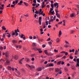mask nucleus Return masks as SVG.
Instances as JSON below:
<instances>
[{
  "label": "nucleus",
  "mask_w": 79,
  "mask_h": 79,
  "mask_svg": "<svg viewBox=\"0 0 79 79\" xmlns=\"http://www.w3.org/2000/svg\"><path fill=\"white\" fill-rule=\"evenodd\" d=\"M55 72L56 73H58L59 74H61L62 73L61 70L58 68L55 69Z\"/></svg>",
  "instance_id": "1"
},
{
  "label": "nucleus",
  "mask_w": 79,
  "mask_h": 79,
  "mask_svg": "<svg viewBox=\"0 0 79 79\" xmlns=\"http://www.w3.org/2000/svg\"><path fill=\"white\" fill-rule=\"evenodd\" d=\"M62 22L61 21L60 22H59L58 23V24H61L62 23Z\"/></svg>",
  "instance_id": "62"
},
{
  "label": "nucleus",
  "mask_w": 79,
  "mask_h": 79,
  "mask_svg": "<svg viewBox=\"0 0 79 79\" xmlns=\"http://www.w3.org/2000/svg\"><path fill=\"white\" fill-rule=\"evenodd\" d=\"M29 37L30 39H32V38H33L32 36H30Z\"/></svg>",
  "instance_id": "45"
},
{
  "label": "nucleus",
  "mask_w": 79,
  "mask_h": 79,
  "mask_svg": "<svg viewBox=\"0 0 79 79\" xmlns=\"http://www.w3.org/2000/svg\"><path fill=\"white\" fill-rule=\"evenodd\" d=\"M39 53H42V51H41V50L40 51H39Z\"/></svg>",
  "instance_id": "56"
},
{
  "label": "nucleus",
  "mask_w": 79,
  "mask_h": 79,
  "mask_svg": "<svg viewBox=\"0 0 79 79\" xmlns=\"http://www.w3.org/2000/svg\"><path fill=\"white\" fill-rule=\"evenodd\" d=\"M37 5H36L35 8H37V7H38V6H39V5H40V4H38Z\"/></svg>",
  "instance_id": "51"
},
{
  "label": "nucleus",
  "mask_w": 79,
  "mask_h": 79,
  "mask_svg": "<svg viewBox=\"0 0 79 79\" xmlns=\"http://www.w3.org/2000/svg\"><path fill=\"white\" fill-rule=\"evenodd\" d=\"M33 39H36V37L35 36H34L33 37Z\"/></svg>",
  "instance_id": "58"
},
{
  "label": "nucleus",
  "mask_w": 79,
  "mask_h": 79,
  "mask_svg": "<svg viewBox=\"0 0 79 79\" xmlns=\"http://www.w3.org/2000/svg\"><path fill=\"white\" fill-rule=\"evenodd\" d=\"M2 28L3 30H6V28H5V27L4 26H3Z\"/></svg>",
  "instance_id": "31"
},
{
  "label": "nucleus",
  "mask_w": 79,
  "mask_h": 79,
  "mask_svg": "<svg viewBox=\"0 0 79 79\" xmlns=\"http://www.w3.org/2000/svg\"><path fill=\"white\" fill-rule=\"evenodd\" d=\"M63 25L66 26V25L65 24H66V23H65V20H63Z\"/></svg>",
  "instance_id": "22"
},
{
  "label": "nucleus",
  "mask_w": 79,
  "mask_h": 79,
  "mask_svg": "<svg viewBox=\"0 0 79 79\" xmlns=\"http://www.w3.org/2000/svg\"><path fill=\"white\" fill-rule=\"evenodd\" d=\"M7 69L9 70H11V67L10 66H8L7 67Z\"/></svg>",
  "instance_id": "20"
},
{
  "label": "nucleus",
  "mask_w": 79,
  "mask_h": 79,
  "mask_svg": "<svg viewBox=\"0 0 79 79\" xmlns=\"http://www.w3.org/2000/svg\"><path fill=\"white\" fill-rule=\"evenodd\" d=\"M39 21H42V17H39Z\"/></svg>",
  "instance_id": "41"
},
{
  "label": "nucleus",
  "mask_w": 79,
  "mask_h": 79,
  "mask_svg": "<svg viewBox=\"0 0 79 79\" xmlns=\"http://www.w3.org/2000/svg\"><path fill=\"white\" fill-rule=\"evenodd\" d=\"M48 56H52L53 55V54H52V53H49L48 54Z\"/></svg>",
  "instance_id": "24"
},
{
  "label": "nucleus",
  "mask_w": 79,
  "mask_h": 79,
  "mask_svg": "<svg viewBox=\"0 0 79 79\" xmlns=\"http://www.w3.org/2000/svg\"><path fill=\"white\" fill-rule=\"evenodd\" d=\"M54 65L53 64H49V66L50 67H51V66H53Z\"/></svg>",
  "instance_id": "30"
},
{
  "label": "nucleus",
  "mask_w": 79,
  "mask_h": 79,
  "mask_svg": "<svg viewBox=\"0 0 79 79\" xmlns=\"http://www.w3.org/2000/svg\"><path fill=\"white\" fill-rule=\"evenodd\" d=\"M75 31L74 30H71V34H73L74 32Z\"/></svg>",
  "instance_id": "42"
},
{
  "label": "nucleus",
  "mask_w": 79,
  "mask_h": 79,
  "mask_svg": "<svg viewBox=\"0 0 79 79\" xmlns=\"http://www.w3.org/2000/svg\"><path fill=\"white\" fill-rule=\"evenodd\" d=\"M64 69L65 71H68V68L67 67H64Z\"/></svg>",
  "instance_id": "33"
},
{
  "label": "nucleus",
  "mask_w": 79,
  "mask_h": 79,
  "mask_svg": "<svg viewBox=\"0 0 79 79\" xmlns=\"http://www.w3.org/2000/svg\"><path fill=\"white\" fill-rule=\"evenodd\" d=\"M3 9H4V7H2V6L0 7V10H3Z\"/></svg>",
  "instance_id": "35"
},
{
  "label": "nucleus",
  "mask_w": 79,
  "mask_h": 79,
  "mask_svg": "<svg viewBox=\"0 0 79 79\" xmlns=\"http://www.w3.org/2000/svg\"><path fill=\"white\" fill-rule=\"evenodd\" d=\"M41 49L40 48H37V50L38 51H40V50H41Z\"/></svg>",
  "instance_id": "54"
},
{
  "label": "nucleus",
  "mask_w": 79,
  "mask_h": 79,
  "mask_svg": "<svg viewBox=\"0 0 79 79\" xmlns=\"http://www.w3.org/2000/svg\"><path fill=\"white\" fill-rule=\"evenodd\" d=\"M62 56H56V58H59V57H62Z\"/></svg>",
  "instance_id": "39"
},
{
  "label": "nucleus",
  "mask_w": 79,
  "mask_h": 79,
  "mask_svg": "<svg viewBox=\"0 0 79 79\" xmlns=\"http://www.w3.org/2000/svg\"><path fill=\"white\" fill-rule=\"evenodd\" d=\"M8 34H9V35H7V37H9V38H10V37H11V34L9 33Z\"/></svg>",
  "instance_id": "38"
},
{
  "label": "nucleus",
  "mask_w": 79,
  "mask_h": 79,
  "mask_svg": "<svg viewBox=\"0 0 79 79\" xmlns=\"http://www.w3.org/2000/svg\"><path fill=\"white\" fill-rule=\"evenodd\" d=\"M42 47L43 48H44L45 47V44H43L42 45Z\"/></svg>",
  "instance_id": "64"
},
{
  "label": "nucleus",
  "mask_w": 79,
  "mask_h": 79,
  "mask_svg": "<svg viewBox=\"0 0 79 79\" xmlns=\"http://www.w3.org/2000/svg\"><path fill=\"white\" fill-rule=\"evenodd\" d=\"M20 38L21 39H23L24 40H26V37H25V35L23 34H22L21 35H20Z\"/></svg>",
  "instance_id": "4"
},
{
  "label": "nucleus",
  "mask_w": 79,
  "mask_h": 79,
  "mask_svg": "<svg viewBox=\"0 0 79 79\" xmlns=\"http://www.w3.org/2000/svg\"><path fill=\"white\" fill-rule=\"evenodd\" d=\"M61 64L62 65H63V64H64V62H63V61H62L61 63Z\"/></svg>",
  "instance_id": "57"
},
{
  "label": "nucleus",
  "mask_w": 79,
  "mask_h": 79,
  "mask_svg": "<svg viewBox=\"0 0 79 79\" xmlns=\"http://www.w3.org/2000/svg\"><path fill=\"white\" fill-rule=\"evenodd\" d=\"M47 67H50V64H48L46 66V68H47Z\"/></svg>",
  "instance_id": "37"
},
{
  "label": "nucleus",
  "mask_w": 79,
  "mask_h": 79,
  "mask_svg": "<svg viewBox=\"0 0 79 79\" xmlns=\"http://www.w3.org/2000/svg\"><path fill=\"white\" fill-rule=\"evenodd\" d=\"M24 58H23L22 59L20 60L19 61V63H20V64H22V61H23V60H24Z\"/></svg>",
  "instance_id": "9"
},
{
  "label": "nucleus",
  "mask_w": 79,
  "mask_h": 79,
  "mask_svg": "<svg viewBox=\"0 0 79 79\" xmlns=\"http://www.w3.org/2000/svg\"><path fill=\"white\" fill-rule=\"evenodd\" d=\"M69 58L71 60H73V57L72 56H70Z\"/></svg>",
  "instance_id": "47"
},
{
  "label": "nucleus",
  "mask_w": 79,
  "mask_h": 79,
  "mask_svg": "<svg viewBox=\"0 0 79 79\" xmlns=\"http://www.w3.org/2000/svg\"><path fill=\"white\" fill-rule=\"evenodd\" d=\"M51 5L52 8H54V6L53 5V4H51Z\"/></svg>",
  "instance_id": "36"
},
{
  "label": "nucleus",
  "mask_w": 79,
  "mask_h": 79,
  "mask_svg": "<svg viewBox=\"0 0 79 79\" xmlns=\"http://www.w3.org/2000/svg\"><path fill=\"white\" fill-rule=\"evenodd\" d=\"M77 66L78 67H79V63H77Z\"/></svg>",
  "instance_id": "61"
},
{
  "label": "nucleus",
  "mask_w": 79,
  "mask_h": 79,
  "mask_svg": "<svg viewBox=\"0 0 79 79\" xmlns=\"http://www.w3.org/2000/svg\"><path fill=\"white\" fill-rule=\"evenodd\" d=\"M66 56H64L62 58V59H65V58H66Z\"/></svg>",
  "instance_id": "46"
},
{
  "label": "nucleus",
  "mask_w": 79,
  "mask_h": 79,
  "mask_svg": "<svg viewBox=\"0 0 79 79\" xmlns=\"http://www.w3.org/2000/svg\"><path fill=\"white\" fill-rule=\"evenodd\" d=\"M40 13V12H39V14H40V15H43V13H44V11H42Z\"/></svg>",
  "instance_id": "29"
},
{
  "label": "nucleus",
  "mask_w": 79,
  "mask_h": 79,
  "mask_svg": "<svg viewBox=\"0 0 79 79\" xmlns=\"http://www.w3.org/2000/svg\"><path fill=\"white\" fill-rule=\"evenodd\" d=\"M17 42H17V41H16V40H12V43H13V44L17 43Z\"/></svg>",
  "instance_id": "16"
},
{
  "label": "nucleus",
  "mask_w": 79,
  "mask_h": 79,
  "mask_svg": "<svg viewBox=\"0 0 79 79\" xmlns=\"http://www.w3.org/2000/svg\"><path fill=\"white\" fill-rule=\"evenodd\" d=\"M65 42L66 44H67L68 45H69V42H68L67 41L65 40Z\"/></svg>",
  "instance_id": "27"
},
{
  "label": "nucleus",
  "mask_w": 79,
  "mask_h": 79,
  "mask_svg": "<svg viewBox=\"0 0 79 79\" xmlns=\"http://www.w3.org/2000/svg\"><path fill=\"white\" fill-rule=\"evenodd\" d=\"M5 56L6 57H8V52H6L5 53Z\"/></svg>",
  "instance_id": "15"
},
{
  "label": "nucleus",
  "mask_w": 79,
  "mask_h": 79,
  "mask_svg": "<svg viewBox=\"0 0 79 79\" xmlns=\"http://www.w3.org/2000/svg\"><path fill=\"white\" fill-rule=\"evenodd\" d=\"M25 60L27 62H29L30 61V59L27 57L25 58Z\"/></svg>",
  "instance_id": "10"
},
{
  "label": "nucleus",
  "mask_w": 79,
  "mask_h": 79,
  "mask_svg": "<svg viewBox=\"0 0 79 79\" xmlns=\"http://www.w3.org/2000/svg\"><path fill=\"white\" fill-rule=\"evenodd\" d=\"M51 22H53V19H51V20H50Z\"/></svg>",
  "instance_id": "63"
},
{
  "label": "nucleus",
  "mask_w": 79,
  "mask_h": 79,
  "mask_svg": "<svg viewBox=\"0 0 79 79\" xmlns=\"http://www.w3.org/2000/svg\"><path fill=\"white\" fill-rule=\"evenodd\" d=\"M26 66H27V67H29V68H30V69H32V68H35V66L33 65L31 66V65L27 64H26Z\"/></svg>",
  "instance_id": "2"
},
{
  "label": "nucleus",
  "mask_w": 79,
  "mask_h": 79,
  "mask_svg": "<svg viewBox=\"0 0 79 79\" xmlns=\"http://www.w3.org/2000/svg\"><path fill=\"white\" fill-rule=\"evenodd\" d=\"M24 4H25V5L26 6H28V4L26 2H24Z\"/></svg>",
  "instance_id": "40"
},
{
  "label": "nucleus",
  "mask_w": 79,
  "mask_h": 79,
  "mask_svg": "<svg viewBox=\"0 0 79 79\" xmlns=\"http://www.w3.org/2000/svg\"><path fill=\"white\" fill-rule=\"evenodd\" d=\"M69 44H66L64 45V47H66V48H68L69 47Z\"/></svg>",
  "instance_id": "14"
},
{
  "label": "nucleus",
  "mask_w": 79,
  "mask_h": 79,
  "mask_svg": "<svg viewBox=\"0 0 79 79\" xmlns=\"http://www.w3.org/2000/svg\"><path fill=\"white\" fill-rule=\"evenodd\" d=\"M16 47H17V48H21L22 47V46L21 45H17L16 46Z\"/></svg>",
  "instance_id": "21"
},
{
  "label": "nucleus",
  "mask_w": 79,
  "mask_h": 79,
  "mask_svg": "<svg viewBox=\"0 0 79 79\" xmlns=\"http://www.w3.org/2000/svg\"><path fill=\"white\" fill-rule=\"evenodd\" d=\"M48 44H49V45H52V43L51 42H49L48 43Z\"/></svg>",
  "instance_id": "52"
},
{
  "label": "nucleus",
  "mask_w": 79,
  "mask_h": 79,
  "mask_svg": "<svg viewBox=\"0 0 79 79\" xmlns=\"http://www.w3.org/2000/svg\"><path fill=\"white\" fill-rule=\"evenodd\" d=\"M32 46L33 47L36 46V43H33L32 44Z\"/></svg>",
  "instance_id": "19"
},
{
  "label": "nucleus",
  "mask_w": 79,
  "mask_h": 79,
  "mask_svg": "<svg viewBox=\"0 0 79 79\" xmlns=\"http://www.w3.org/2000/svg\"><path fill=\"white\" fill-rule=\"evenodd\" d=\"M42 69L41 68H38L37 69V71H42Z\"/></svg>",
  "instance_id": "12"
},
{
  "label": "nucleus",
  "mask_w": 79,
  "mask_h": 79,
  "mask_svg": "<svg viewBox=\"0 0 79 79\" xmlns=\"http://www.w3.org/2000/svg\"><path fill=\"white\" fill-rule=\"evenodd\" d=\"M44 53H45L46 55H48V51L47 50L44 51Z\"/></svg>",
  "instance_id": "13"
},
{
  "label": "nucleus",
  "mask_w": 79,
  "mask_h": 79,
  "mask_svg": "<svg viewBox=\"0 0 79 79\" xmlns=\"http://www.w3.org/2000/svg\"><path fill=\"white\" fill-rule=\"evenodd\" d=\"M78 52V50H76V51H75V53H74L75 55H78V54H77V52Z\"/></svg>",
  "instance_id": "18"
},
{
  "label": "nucleus",
  "mask_w": 79,
  "mask_h": 79,
  "mask_svg": "<svg viewBox=\"0 0 79 79\" xmlns=\"http://www.w3.org/2000/svg\"><path fill=\"white\" fill-rule=\"evenodd\" d=\"M46 26H47V25L48 24V21L46 22Z\"/></svg>",
  "instance_id": "53"
},
{
  "label": "nucleus",
  "mask_w": 79,
  "mask_h": 79,
  "mask_svg": "<svg viewBox=\"0 0 79 79\" xmlns=\"http://www.w3.org/2000/svg\"><path fill=\"white\" fill-rule=\"evenodd\" d=\"M23 3V2L22 1H21L20 2L18 3V5H21L22 3Z\"/></svg>",
  "instance_id": "17"
},
{
  "label": "nucleus",
  "mask_w": 79,
  "mask_h": 79,
  "mask_svg": "<svg viewBox=\"0 0 79 79\" xmlns=\"http://www.w3.org/2000/svg\"><path fill=\"white\" fill-rule=\"evenodd\" d=\"M12 58H14L15 60H17V59H18V56L16 55H15V56H12Z\"/></svg>",
  "instance_id": "7"
},
{
  "label": "nucleus",
  "mask_w": 79,
  "mask_h": 79,
  "mask_svg": "<svg viewBox=\"0 0 79 79\" xmlns=\"http://www.w3.org/2000/svg\"><path fill=\"white\" fill-rule=\"evenodd\" d=\"M32 50H34L35 51L37 50V48H32Z\"/></svg>",
  "instance_id": "32"
},
{
  "label": "nucleus",
  "mask_w": 79,
  "mask_h": 79,
  "mask_svg": "<svg viewBox=\"0 0 79 79\" xmlns=\"http://www.w3.org/2000/svg\"><path fill=\"white\" fill-rule=\"evenodd\" d=\"M50 13H52V15H54V10H53L52 12H50Z\"/></svg>",
  "instance_id": "44"
},
{
  "label": "nucleus",
  "mask_w": 79,
  "mask_h": 79,
  "mask_svg": "<svg viewBox=\"0 0 79 79\" xmlns=\"http://www.w3.org/2000/svg\"><path fill=\"white\" fill-rule=\"evenodd\" d=\"M61 34H62V33H61V31H60L59 32V37H60L61 36Z\"/></svg>",
  "instance_id": "11"
},
{
  "label": "nucleus",
  "mask_w": 79,
  "mask_h": 79,
  "mask_svg": "<svg viewBox=\"0 0 79 79\" xmlns=\"http://www.w3.org/2000/svg\"><path fill=\"white\" fill-rule=\"evenodd\" d=\"M53 10H54L53 8H51L50 10L49 11V13H52V11H53Z\"/></svg>",
  "instance_id": "26"
},
{
  "label": "nucleus",
  "mask_w": 79,
  "mask_h": 79,
  "mask_svg": "<svg viewBox=\"0 0 79 79\" xmlns=\"http://www.w3.org/2000/svg\"><path fill=\"white\" fill-rule=\"evenodd\" d=\"M33 2L34 3H36V0H33Z\"/></svg>",
  "instance_id": "59"
},
{
  "label": "nucleus",
  "mask_w": 79,
  "mask_h": 79,
  "mask_svg": "<svg viewBox=\"0 0 79 79\" xmlns=\"http://www.w3.org/2000/svg\"><path fill=\"white\" fill-rule=\"evenodd\" d=\"M57 18H60V14H58V15H57Z\"/></svg>",
  "instance_id": "55"
},
{
  "label": "nucleus",
  "mask_w": 79,
  "mask_h": 79,
  "mask_svg": "<svg viewBox=\"0 0 79 79\" xmlns=\"http://www.w3.org/2000/svg\"><path fill=\"white\" fill-rule=\"evenodd\" d=\"M18 3V1H17V0L15 1V5H16V4Z\"/></svg>",
  "instance_id": "49"
},
{
  "label": "nucleus",
  "mask_w": 79,
  "mask_h": 79,
  "mask_svg": "<svg viewBox=\"0 0 79 79\" xmlns=\"http://www.w3.org/2000/svg\"><path fill=\"white\" fill-rule=\"evenodd\" d=\"M10 61L9 60L7 59H6V63L8 64V65H10Z\"/></svg>",
  "instance_id": "8"
},
{
  "label": "nucleus",
  "mask_w": 79,
  "mask_h": 79,
  "mask_svg": "<svg viewBox=\"0 0 79 79\" xmlns=\"http://www.w3.org/2000/svg\"><path fill=\"white\" fill-rule=\"evenodd\" d=\"M70 17H71V18H73V17H75V16H76V15H75V14L72 13L70 15Z\"/></svg>",
  "instance_id": "6"
},
{
  "label": "nucleus",
  "mask_w": 79,
  "mask_h": 79,
  "mask_svg": "<svg viewBox=\"0 0 79 79\" xmlns=\"http://www.w3.org/2000/svg\"><path fill=\"white\" fill-rule=\"evenodd\" d=\"M51 40V39H50V38H48V39L47 40V41H50Z\"/></svg>",
  "instance_id": "48"
},
{
  "label": "nucleus",
  "mask_w": 79,
  "mask_h": 79,
  "mask_svg": "<svg viewBox=\"0 0 79 79\" xmlns=\"http://www.w3.org/2000/svg\"><path fill=\"white\" fill-rule=\"evenodd\" d=\"M54 52L55 53H58V50H56V49L54 50Z\"/></svg>",
  "instance_id": "34"
},
{
  "label": "nucleus",
  "mask_w": 79,
  "mask_h": 79,
  "mask_svg": "<svg viewBox=\"0 0 79 79\" xmlns=\"http://www.w3.org/2000/svg\"><path fill=\"white\" fill-rule=\"evenodd\" d=\"M15 33H16L15 34V36H17V35H19V34H18V32H19V30L18 29H17L16 30H15Z\"/></svg>",
  "instance_id": "3"
},
{
  "label": "nucleus",
  "mask_w": 79,
  "mask_h": 79,
  "mask_svg": "<svg viewBox=\"0 0 79 79\" xmlns=\"http://www.w3.org/2000/svg\"><path fill=\"white\" fill-rule=\"evenodd\" d=\"M56 42L57 43H58V42H60V39L59 38H57L56 40Z\"/></svg>",
  "instance_id": "23"
},
{
  "label": "nucleus",
  "mask_w": 79,
  "mask_h": 79,
  "mask_svg": "<svg viewBox=\"0 0 79 79\" xmlns=\"http://www.w3.org/2000/svg\"><path fill=\"white\" fill-rule=\"evenodd\" d=\"M65 55H66V56L68 55V52H65Z\"/></svg>",
  "instance_id": "60"
},
{
  "label": "nucleus",
  "mask_w": 79,
  "mask_h": 79,
  "mask_svg": "<svg viewBox=\"0 0 79 79\" xmlns=\"http://www.w3.org/2000/svg\"><path fill=\"white\" fill-rule=\"evenodd\" d=\"M41 21H39V24L40 25H41V24H42Z\"/></svg>",
  "instance_id": "50"
},
{
  "label": "nucleus",
  "mask_w": 79,
  "mask_h": 79,
  "mask_svg": "<svg viewBox=\"0 0 79 79\" xmlns=\"http://www.w3.org/2000/svg\"><path fill=\"white\" fill-rule=\"evenodd\" d=\"M16 34V33L15 32H14L12 34V35H15V34Z\"/></svg>",
  "instance_id": "43"
},
{
  "label": "nucleus",
  "mask_w": 79,
  "mask_h": 79,
  "mask_svg": "<svg viewBox=\"0 0 79 79\" xmlns=\"http://www.w3.org/2000/svg\"><path fill=\"white\" fill-rule=\"evenodd\" d=\"M45 5H44V4H42L41 5V8H44L45 6Z\"/></svg>",
  "instance_id": "28"
},
{
  "label": "nucleus",
  "mask_w": 79,
  "mask_h": 79,
  "mask_svg": "<svg viewBox=\"0 0 79 79\" xmlns=\"http://www.w3.org/2000/svg\"><path fill=\"white\" fill-rule=\"evenodd\" d=\"M61 63H62V61H59L57 62V64L60 65V64H61Z\"/></svg>",
  "instance_id": "25"
},
{
  "label": "nucleus",
  "mask_w": 79,
  "mask_h": 79,
  "mask_svg": "<svg viewBox=\"0 0 79 79\" xmlns=\"http://www.w3.org/2000/svg\"><path fill=\"white\" fill-rule=\"evenodd\" d=\"M59 3L57 2H56L54 4V7H56V8H58L59 7Z\"/></svg>",
  "instance_id": "5"
}]
</instances>
